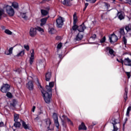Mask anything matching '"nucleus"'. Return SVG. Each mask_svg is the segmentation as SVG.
<instances>
[{
    "label": "nucleus",
    "instance_id": "f257e3e1",
    "mask_svg": "<svg viewBox=\"0 0 131 131\" xmlns=\"http://www.w3.org/2000/svg\"><path fill=\"white\" fill-rule=\"evenodd\" d=\"M42 97L46 103L49 104L51 103V100L52 99V92H48L46 91H41Z\"/></svg>",
    "mask_w": 131,
    "mask_h": 131
},
{
    "label": "nucleus",
    "instance_id": "f03ea898",
    "mask_svg": "<svg viewBox=\"0 0 131 131\" xmlns=\"http://www.w3.org/2000/svg\"><path fill=\"white\" fill-rule=\"evenodd\" d=\"M6 12L10 17H13L15 14V10L13 9V7L11 6H7L6 7Z\"/></svg>",
    "mask_w": 131,
    "mask_h": 131
},
{
    "label": "nucleus",
    "instance_id": "7ed1b4c3",
    "mask_svg": "<svg viewBox=\"0 0 131 131\" xmlns=\"http://www.w3.org/2000/svg\"><path fill=\"white\" fill-rule=\"evenodd\" d=\"M56 26L58 28H60L63 26V25L64 24V19L62 17H59L56 19Z\"/></svg>",
    "mask_w": 131,
    "mask_h": 131
},
{
    "label": "nucleus",
    "instance_id": "20e7f679",
    "mask_svg": "<svg viewBox=\"0 0 131 131\" xmlns=\"http://www.w3.org/2000/svg\"><path fill=\"white\" fill-rule=\"evenodd\" d=\"M53 119L54 120L55 126H56L57 128H59L60 125L59 124V121L58 120V115L54 113L53 114Z\"/></svg>",
    "mask_w": 131,
    "mask_h": 131
},
{
    "label": "nucleus",
    "instance_id": "39448f33",
    "mask_svg": "<svg viewBox=\"0 0 131 131\" xmlns=\"http://www.w3.org/2000/svg\"><path fill=\"white\" fill-rule=\"evenodd\" d=\"M1 90L2 93H7L10 91V85L8 84H3Z\"/></svg>",
    "mask_w": 131,
    "mask_h": 131
},
{
    "label": "nucleus",
    "instance_id": "423d86ee",
    "mask_svg": "<svg viewBox=\"0 0 131 131\" xmlns=\"http://www.w3.org/2000/svg\"><path fill=\"white\" fill-rule=\"evenodd\" d=\"M109 39L111 43H114V42H116L117 40H118V37L115 34H112L111 36H109Z\"/></svg>",
    "mask_w": 131,
    "mask_h": 131
},
{
    "label": "nucleus",
    "instance_id": "0eeeda50",
    "mask_svg": "<svg viewBox=\"0 0 131 131\" xmlns=\"http://www.w3.org/2000/svg\"><path fill=\"white\" fill-rule=\"evenodd\" d=\"M31 54V56L30 57V64L32 65L33 64V62L34 61V49H32L30 51Z\"/></svg>",
    "mask_w": 131,
    "mask_h": 131
},
{
    "label": "nucleus",
    "instance_id": "6e6552de",
    "mask_svg": "<svg viewBox=\"0 0 131 131\" xmlns=\"http://www.w3.org/2000/svg\"><path fill=\"white\" fill-rule=\"evenodd\" d=\"M29 34L31 37H34L36 35V29L34 28H31Z\"/></svg>",
    "mask_w": 131,
    "mask_h": 131
},
{
    "label": "nucleus",
    "instance_id": "1a4fd4ad",
    "mask_svg": "<svg viewBox=\"0 0 131 131\" xmlns=\"http://www.w3.org/2000/svg\"><path fill=\"white\" fill-rule=\"evenodd\" d=\"M54 84H54V82H50L49 83V85H47L46 87L47 91L52 93V88L54 87Z\"/></svg>",
    "mask_w": 131,
    "mask_h": 131
},
{
    "label": "nucleus",
    "instance_id": "9d476101",
    "mask_svg": "<svg viewBox=\"0 0 131 131\" xmlns=\"http://www.w3.org/2000/svg\"><path fill=\"white\" fill-rule=\"evenodd\" d=\"M123 64H124L126 66H131V60L129 58H125L123 60Z\"/></svg>",
    "mask_w": 131,
    "mask_h": 131
},
{
    "label": "nucleus",
    "instance_id": "9b49d317",
    "mask_svg": "<svg viewBox=\"0 0 131 131\" xmlns=\"http://www.w3.org/2000/svg\"><path fill=\"white\" fill-rule=\"evenodd\" d=\"M26 87L29 91H32V90H33V83H32V81H29L28 83L26 84Z\"/></svg>",
    "mask_w": 131,
    "mask_h": 131
},
{
    "label": "nucleus",
    "instance_id": "f8f14e48",
    "mask_svg": "<svg viewBox=\"0 0 131 131\" xmlns=\"http://www.w3.org/2000/svg\"><path fill=\"white\" fill-rule=\"evenodd\" d=\"M38 64H39V66H40L41 67H45L46 65V59H40L38 61Z\"/></svg>",
    "mask_w": 131,
    "mask_h": 131
},
{
    "label": "nucleus",
    "instance_id": "ddd939ff",
    "mask_svg": "<svg viewBox=\"0 0 131 131\" xmlns=\"http://www.w3.org/2000/svg\"><path fill=\"white\" fill-rule=\"evenodd\" d=\"M45 122L47 124V128H48V130H52V129H51L50 128V125H51V120H50L49 118H48L45 120Z\"/></svg>",
    "mask_w": 131,
    "mask_h": 131
},
{
    "label": "nucleus",
    "instance_id": "4468645a",
    "mask_svg": "<svg viewBox=\"0 0 131 131\" xmlns=\"http://www.w3.org/2000/svg\"><path fill=\"white\" fill-rule=\"evenodd\" d=\"M52 76V73L50 72H48L46 74V78L45 79L46 81H50L51 80V77Z\"/></svg>",
    "mask_w": 131,
    "mask_h": 131
},
{
    "label": "nucleus",
    "instance_id": "2eb2a0df",
    "mask_svg": "<svg viewBox=\"0 0 131 131\" xmlns=\"http://www.w3.org/2000/svg\"><path fill=\"white\" fill-rule=\"evenodd\" d=\"M84 29H85V26L83 24L78 27V30L79 32H83Z\"/></svg>",
    "mask_w": 131,
    "mask_h": 131
},
{
    "label": "nucleus",
    "instance_id": "dca6fc26",
    "mask_svg": "<svg viewBox=\"0 0 131 131\" xmlns=\"http://www.w3.org/2000/svg\"><path fill=\"white\" fill-rule=\"evenodd\" d=\"M118 18L120 20H123V19H124V14L122 12H118Z\"/></svg>",
    "mask_w": 131,
    "mask_h": 131
},
{
    "label": "nucleus",
    "instance_id": "f3484780",
    "mask_svg": "<svg viewBox=\"0 0 131 131\" xmlns=\"http://www.w3.org/2000/svg\"><path fill=\"white\" fill-rule=\"evenodd\" d=\"M82 129L83 130H86V126L84 125V123L82 122L81 124L79 126V130H81Z\"/></svg>",
    "mask_w": 131,
    "mask_h": 131
},
{
    "label": "nucleus",
    "instance_id": "a211bd4d",
    "mask_svg": "<svg viewBox=\"0 0 131 131\" xmlns=\"http://www.w3.org/2000/svg\"><path fill=\"white\" fill-rule=\"evenodd\" d=\"M83 37V35H82V34H80V33H79L76 36V38H75V40H81L82 39Z\"/></svg>",
    "mask_w": 131,
    "mask_h": 131
},
{
    "label": "nucleus",
    "instance_id": "6ab92c4d",
    "mask_svg": "<svg viewBox=\"0 0 131 131\" xmlns=\"http://www.w3.org/2000/svg\"><path fill=\"white\" fill-rule=\"evenodd\" d=\"M47 20H48V17H45L41 19L40 20V26H43L47 23Z\"/></svg>",
    "mask_w": 131,
    "mask_h": 131
},
{
    "label": "nucleus",
    "instance_id": "aec40b11",
    "mask_svg": "<svg viewBox=\"0 0 131 131\" xmlns=\"http://www.w3.org/2000/svg\"><path fill=\"white\" fill-rule=\"evenodd\" d=\"M105 50L106 51H108V53L109 54H110V55H113L114 56V51L113 50V49H111V48L106 47L105 48Z\"/></svg>",
    "mask_w": 131,
    "mask_h": 131
},
{
    "label": "nucleus",
    "instance_id": "412c9836",
    "mask_svg": "<svg viewBox=\"0 0 131 131\" xmlns=\"http://www.w3.org/2000/svg\"><path fill=\"white\" fill-rule=\"evenodd\" d=\"M62 3L63 4V5H64V6H71V3H70V1H68V0H63L62 2Z\"/></svg>",
    "mask_w": 131,
    "mask_h": 131
},
{
    "label": "nucleus",
    "instance_id": "4be33fe9",
    "mask_svg": "<svg viewBox=\"0 0 131 131\" xmlns=\"http://www.w3.org/2000/svg\"><path fill=\"white\" fill-rule=\"evenodd\" d=\"M24 55H25V50H24L19 52L16 55V57H23Z\"/></svg>",
    "mask_w": 131,
    "mask_h": 131
},
{
    "label": "nucleus",
    "instance_id": "5701e85b",
    "mask_svg": "<svg viewBox=\"0 0 131 131\" xmlns=\"http://www.w3.org/2000/svg\"><path fill=\"white\" fill-rule=\"evenodd\" d=\"M62 118H63L64 120H68V122H69V123H70V124H72V125H73V123H72L71 120H70V119L67 117V116L63 115Z\"/></svg>",
    "mask_w": 131,
    "mask_h": 131
},
{
    "label": "nucleus",
    "instance_id": "b1692460",
    "mask_svg": "<svg viewBox=\"0 0 131 131\" xmlns=\"http://www.w3.org/2000/svg\"><path fill=\"white\" fill-rule=\"evenodd\" d=\"M20 121H21L22 125L25 129H28V128H29V126H28V125L26 124V123H25V122L22 120H20Z\"/></svg>",
    "mask_w": 131,
    "mask_h": 131
},
{
    "label": "nucleus",
    "instance_id": "393cba45",
    "mask_svg": "<svg viewBox=\"0 0 131 131\" xmlns=\"http://www.w3.org/2000/svg\"><path fill=\"white\" fill-rule=\"evenodd\" d=\"M128 92V90L127 89H125V93L124 94V99L125 100V102H126V100H127V93Z\"/></svg>",
    "mask_w": 131,
    "mask_h": 131
},
{
    "label": "nucleus",
    "instance_id": "a878e982",
    "mask_svg": "<svg viewBox=\"0 0 131 131\" xmlns=\"http://www.w3.org/2000/svg\"><path fill=\"white\" fill-rule=\"evenodd\" d=\"M14 48L13 47H11L9 49L8 51H6L5 54L6 55H11L13 53V49Z\"/></svg>",
    "mask_w": 131,
    "mask_h": 131
},
{
    "label": "nucleus",
    "instance_id": "bb28decb",
    "mask_svg": "<svg viewBox=\"0 0 131 131\" xmlns=\"http://www.w3.org/2000/svg\"><path fill=\"white\" fill-rule=\"evenodd\" d=\"M14 126H15V127H20V126H21V123L18 121H15Z\"/></svg>",
    "mask_w": 131,
    "mask_h": 131
},
{
    "label": "nucleus",
    "instance_id": "cd10ccee",
    "mask_svg": "<svg viewBox=\"0 0 131 131\" xmlns=\"http://www.w3.org/2000/svg\"><path fill=\"white\" fill-rule=\"evenodd\" d=\"M112 124H113V125H115V124H117V123H119V122H117V119L113 118L112 119Z\"/></svg>",
    "mask_w": 131,
    "mask_h": 131
},
{
    "label": "nucleus",
    "instance_id": "c85d7f7f",
    "mask_svg": "<svg viewBox=\"0 0 131 131\" xmlns=\"http://www.w3.org/2000/svg\"><path fill=\"white\" fill-rule=\"evenodd\" d=\"M55 32V29H54V28H51L49 29V33H50V34H54Z\"/></svg>",
    "mask_w": 131,
    "mask_h": 131
},
{
    "label": "nucleus",
    "instance_id": "c756f323",
    "mask_svg": "<svg viewBox=\"0 0 131 131\" xmlns=\"http://www.w3.org/2000/svg\"><path fill=\"white\" fill-rule=\"evenodd\" d=\"M73 20H74V24H76L77 22V16H76V14H74L73 15Z\"/></svg>",
    "mask_w": 131,
    "mask_h": 131
},
{
    "label": "nucleus",
    "instance_id": "7c9ffc66",
    "mask_svg": "<svg viewBox=\"0 0 131 131\" xmlns=\"http://www.w3.org/2000/svg\"><path fill=\"white\" fill-rule=\"evenodd\" d=\"M15 82L16 83H17L18 84V83L19 84H20L21 83V82H22V79H21V78H17L16 79H15Z\"/></svg>",
    "mask_w": 131,
    "mask_h": 131
},
{
    "label": "nucleus",
    "instance_id": "2f4dec72",
    "mask_svg": "<svg viewBox=\"0 0 131 131\" xmlns=\"http://www.w3.org/2000/svg\"><path fill=\"white\" fill-rule=\"evenodd\" d=\"M21 16L25 20H27V19H28V16L26 15V13H21Z\"/></svg>",
    "mask_w": 131,
    "mask_h": 131
},
{
    "label": "nucleus",
    "instance_id": "473e14b6",
    "mask_svg": "<svg viewBox=\"0 0 131 131\" xmlns=\"http://www.w3.org/2000/svg\"><path fill=\"white\" fill-rule=\"evenodd\" d=\"M35 29H36V30H37L38 31H39L41 33H42V32H43V31H44L43 29L41 28L40 27H37Z\"/></svg>",
    "mask_w": 131,
    "mask_h": 131
},
{
    "label": "nucleus",
    "instance_id": "72a5a7b5",
    "mask_svg": "<svg viewBox=\"0 0 131 131\" xmlns=\"http://www.w3.org/2000/svg\"><path fill=\"white\" fill-rule=\"evenodd\" d=\"M12 7H13V8H14V9H17L18 5V3H16V2H14L12 3Z\"/></svg>",
    "mask_w": 131,
    "mask_h": 131
},
{
    "label": "nucleus",
    "instance_id": "f704fd0d",
    "mask_svg": "<svg viewBox=\"0 0 131 131\" xmlns=\"http://www.w3.org/2000/svg\"><path fill=\"white\" fill-rule=\"evenodd\" d=\"M41 13L42 15L46 16L48 14V11L45 10H41Z\"/></svg>",
    "mask_w": 131,
    "mask_h": 131
},
{
    "label": "nucleus",
    "instance_id": "c9c22d12",
    "mask_svg": "<svg viewBox=\"0 0 131 131\" xmlns=\"http://www.w3.org/2000/svg\"><path fill=\"white\" fill-rule=\"evenodd\" d=\"M5 33H6V34H8L9 35H12V33L11 31L8 29L5 30Z\"/></svg>",
    "mask_w": 131,
    "mask_h": 131
},
{
    "label": "nucleus",
    "instance_id": "e433bc0d",
    "mask_svg": "<svg viewBox=\"0 0 131 131\" xmlns=\"http://www.w3.org/2000/svg\"><path fill=\"white\" fill-rule=\"evenodd\" d=\"M14 121H18L19 119V115L18 114H14Z\"/></svg>",
    "mask_w": 131,
    "mask_h": 131
},
{
    "label": "nucleus",
    "instance_id": "4c0bfd02",
    "mask_svg": "<svg viewBox=\"0 0 131 131\" xmlns=\"http://www.w3.org/2000/svg\"><path fill=\"white\" fill-rule=\"evenodd\" d=\"M131 111V106H129L127 109V112L126 115V116H128L129 115V112Z\"/></svg>",
    "mask_w": 131,
    "mask_h": 131
},
{
    "label": "nucleus",
    "instance_id": "58836bf2",
    "mask_svg": "<svg viewBox=\"0 0 131 131\" xmlns=\"http://www.w3.org/2000/svg\"><path fill=\"white\" fill-rule=\"evenodd\" d=\"M5 14V10L4 9H0V19H2V16Z\"/></svg>",
    "mask_w": 131,
    "mask_h": 131
},
{
    "label": "nucleus",
    "instance_id": "ea45409f",
    "mask_svg": "<svg viewBox=\"0 0 131 131\" xmlns=\"http://www.w3.org/2000/svg\"><path fill=\"white\" fill-rule=\"evenodd\" d=\"M125 30L126 31H129L131 30V24L128 25L126 27Z\"/></svg>",
    "mask_w": 131,
    "mask_h": 131
},
{
    "label": "nucleus",
    "instance_id": "a19ab883",
    "mask_svg": "<svg viewBox=\"0 0 131 131\" xmlns=\"http://www.w3.org/2000/svg\"><path fill=\"white\" fill-rule=\"evenodd\" d=\"M103 4L104 5V6L106 8L107 10H108V9H109V8H110V5H109L108 3H103Z\"/></svg>",
    "mask_w": 131,
    "mask_h": 131
},
{
    "label": "nucleus",
    "instance_id": "79ce46f5",
    "mask_svg": "<svg viewBox=\"0 0 131 131\" xmlns=\"http://www.w3.org/2000/svg\"><path fill=\"white\" fill-rule=\"evenodd\" d=\"M36 83L38 86H40V88L41 89V85H40V83H39V81H38V79L36 78Z\"/></svg>",
    "mask_w": 131,
    "mask_h": 131
},
{
    "label": "nucleus",
    "instance_id": "37998d69",
    "mask_svg": "<svg viewBox=\"0 0 131 131\" xmlns=\"http://www.w3.org/2000/svg\"><path fill=\"white\" fill-rule=\"evenodd\" d=\"M24 48L25 49V50H26V51H29V45H24Z\"/></svg>",
    "mask_w": 131,
    "mask_h": 131
},
{
    "label": "nucleus",
    "instance_id": "c03bdc74",
    "mask_svg": "<svg viewBox=\"0 0 131 131\" xmlns=\"http://www.w3.org/2000/svg\"><path fill=\"white\" fill-rule=\"evenodd\" d=\"M120 34H121V35H124V34H125L124 29H120Z\"/></svg>",
    "mask_w": 131,
    "mask_h": 131
},
{
    "label": "nucleus",
    "instance_id": "a18cd8bd",
    "mask_svg": "<svg viewBox=\"0 0 131 131\" xmlns=\"http://www.w3.org/2000/svg\"><path fill=\"white\" fill-rule=\"evenodd\" d=\"M106 40V37L104 36L100 41L101 43H103V42H105Z\"/></svg>",
    "mask_w": 131,
    "mask_h": 131
},
{
    "label": "nucleus",
    "instance_id": "49530a36",
    "mask_svg": "<svg viewBox=\"0 0 131 131\" xmlns=\"http://www.w3.org/2000/svg\"><path fill=\"white\" fill-rule=\"evenodd\" d=\"M6 96L7 97H8V98H12V97H13V96L12 95V93L8 92L6 94Z\"/></svg>",
    "mask_w": 131,
    "mask_h": 131
},
{
    "label": "nucleus",
    "instance_id": "de8ad7c7",
    "mask_svg": "<svg viewBox=\"0 0 131 131\" xmlns=\"http://www.w3.org/2000/svg\"><path fill=\"white\" fill-rule=\"evenodd\" d=\"M127 40H126V38H125V37H123V42L125 45V46L126 45Z\"/></svg>",
    "mask_w": 131,
    "mask_h": 131
},
{
    "label": "nucleus",
    "instance_id": "09e8293b",
    "mask_svg": "<svg viewBox=\"0 0 131 131\" xmlns=\"http://www.w3.org/2000/svg\"><path fill=\"white\" fill-rule=\"evenodd\" d=\"M77 29H78V27L76 24H74V26L73 27V30H76Z\"/></svg>",
    "mask_w": 131,
    "mask_h": 131
},
{
    "label": "nucleus",
    "instance_id": "8fccbe9b",
    "mask_svg": "<svg viewBox=\"0 0 131 131\" xmlns=\"http://www.w3.org/2000/svg\"><path fill=\"white\" fill-rule=\"evenodd\" d=\"M62 48V43H59L57 46V49L60 50Z\"/></svg>",
    "mask_w": 131,
    "mask_h": 131
},
{
    "label": "nucleus",
    "instance_id": "3c124183",
    "mask_svg": "<svg viewBox=\"0 0 131 131\" xmlns=\"http://www.w3.org/2000/svg\"><path fill=\"white\" fill-rule=\"evenodd\" d=\"M113 127H114V129L113 130V131L118 130V128H117V127L115 125H113Z\"/></svg>",
    "mask_w": 131,
    "mask_h": 131
},
{
    "label": "nucleus",
    "instance_id": "603ef678",
    "mask_svg": "<svg viewBox=\"0 0 131 131\" xmlns=\"http://www.w3.org/2000/svg\"><path fill=\"white\" fill-rule=\"evenodd\" d=\"M117 61L119 62V63H121V64H123V60L121 59H117Z\"/></svg>",
    "mask_w": 131,
    "mask_h": 131
},
{
    "label": "nucleus",
    "instance_id": "864d4df0",
    "mask_svg": "<svg viewBox=\"0 0 131 131\" xmlns=\"http://www.w3.org/2000/svg\"><path fill=\"white\" fill-rule=\"evenodd\" d=\"M86 2H88L89 3H96V0H85Z\"/></svg>",
    "mask_w": 131,
    "mask_h": 131
},
{
    "label": "nucleus",
    "instance_id": "5fc2aeb1",
    "mask_svg": "<svg viewBox=\"0 0 131 131\" xmlns=\"http://www.w3.org/2000/svg\"><path fill=\"white\" fill-rule=\"evenodd\" d=\"M88 6H89V3H85V7H84V9H83V11H85V10L86 9V8H88Z\"/></svg>",
    "mask_w": 131,
    "mask_h": 131
},
{
    "label": "nucleus",
    "instance_id": "6e6d98bb",
    "mask_svg": "<svg viewBox=\"0 0 131 131\" xmlns=\"http://www.w3.org/2000/svg\"><path fill=\"white\" fill-rule=\"evenodd\" d=\"M88 6H89V3H85V7H84V9H83V11H85V10L86 9V8H88Z\"/></svg>",
    "mask_w": 131,
    "mask_h": 131
},
{
    "label": "nucleus",
    "instance_id": "4d7b16f0",
    "mask_svg": "<svg viewBox=\"0 0 131 131\" xmlns=\"http://www.w3.org/2000/svg\"><path fill=\"white\" fill-rule=\"evenodd\" d=\"M126 75L128 78H130V73L129 72H126Z\"/></svg>",
    "mask_w": 131,
    "mask_h": 131
},
{
    "label": "nucleus",
    "instance_id": "13d9d810",
    "mask_svg": "<svg viewBox=\"0 0 131 131\" xmlns=\"http://www.w3.org/2000/svg\"><path fill=\"white\" fill-rule=\"evenodd\" d=\"M126 3L127 4H129V5H131V0H125Z\"/></svg>",
    "mask_w": 131,
    "mask_h": 131
},
{
    "label": "nucleus",
    "instance_id": "bf43d9fd",
    "mask_svg": "<svg viewBox=\"0 0 131 131\" xmlns=\"http://www.w3.org/2000/svg\"><path fill=\"white\" fill-rule=\"evenodd\" d=\"M96 124H97V122H93L92 123V125H91V126H92V127H93V126H94V125H96Z\"/></svg>",
    "mask_w": 131,
    "mask_h": 131
},
{
    "label": "nucleus",
    "instance_id": "052dcab7",
    "mask_svg": "<svg viewBox=\"0 0 131 131\" xmlns=\"http://www.w3.org/2000/svg\"><path fill=\"white\" fill-rule=\"evenodd\" d=\"M96 37H97V35L96 34H94L91 37V38H93L94 39H95V38H96Z\"/></svg>",
    "mask_w": 131,
    "mask_h": 131
},
{
    "label": "nucleus",
    "instance_id": "680f3d73",
    "mask_svg": "<svg viewBox=\"0 0 131 131\" xmlns=\"http://www.w3.org/2000/svg\"><path fill=\"white\" fill-rule=\"evenodd\" d=\"M4 126V122H0V127H3Z\"/></svg>",
    "mask_w": 131,
    "mask_h": 131
},
{
    "label": "nucleus",
    "instance_id": "e2e57ef3",
    "mask_svg": "<svg viewBox=\"0 0 131 131\" xmlns=\"http://www.w3.org/2000/svg\"><path fill=\"white\" fill-rule=\"evenodd\" d=\"M56 39H57V40H60V39H61V36H57L56 37Z\"/></svg>",
    "mask_w": 131,
    "mask_h": 131
},
{
    "label": "nucleus",
    "instance_id": "0e129e2a",
    "mask_svg": "<svg viewBox=\"0 0 131 131\" xmlns=\"http://www.w3.org/2000/svg\"><path fill=\"white\" fill-rule=\"evenodd\" d=\"M35 111V106H33L32 109V112H34Z\"/></svg>",
    "mask_w": 131,
    "mask_h": 131
},
{
    "label": "nucleus",
    "instance_id": "69168bd1",
    "mask_svg": "<svg viewBox=\"0 0 131 131\" xmlns=\"http://www.w3.org/2000/svg\"><path fill=\"white\" fill-rule=\"evenodd\" d=\"M16 72H18V73H20V72H21V70H20V69L17 70Z\"/></svg>",
    "mask_w": 131,
    "mask_h": 131
},
{
    "label": "nucleus",
    "instance_id": "338daca9",
    "mask_svg": "<svg viewBox=\"0 0 131 131\" xmlns=\"http://www.w3.org/2000/svg\"><path fill=\"white\" fill-rule=\"evenodd\" d=\"M59 58H60V59L62 58V54H59Z\"/></svg>",
    "mask_w": 131,
    "mask_h": 131
},
{
    "label": "nucleus",
    "instance_id": "774afa93",
    "mask_svg": "<svg viewBox=\"0 0 131 131\" xmlns=\"http://www.w3.org/2000/svg\"><path fill=\"white\" fill-rule=\"evenodd\" d=\"M61 122H62V124H64V120L61 119Z\"/></svg>",
    "mask_w": 131,
    "mask_h": 131
}]
</instances>
